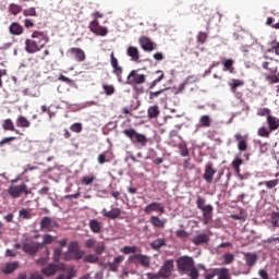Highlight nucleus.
<instances>
[{
  "mask_svg": "<svg viewBox=\"0 0 279 279\" xmlns=\"http://www.w3.org/2000/svg\"><path fill=\"white\" fill-rule=\"evenodd\" d=\"M49 41L50 37H48L46 32L35 31L31 34V38L24 41L25 50L27 53L34 54L41 51Z\"/></svg>",
  "mask_w": 279,
  "mask_h": 279,
  "instance_id": "obj_1",
  "label": "nucleus"
},
{
  "mask_svg": "<svg viewBox=\"0 0 279 279\" xmlns=\"http://www.w3.org/2000/svg\"><path fill=\"white\" fill-rule=\"evenodd\" d=\"M147 82V75L142 71V69L132 70L126 76V84L136 88L142 86Z\"/></svg>",
  "mask_w": 279,
  "mask_h": 279,
  "instance_id": "obj_2",
  "label": "nucleus"
},
{
  "mask_svg": "<svg viewBox=\"0 0 279 279\" xmlns=\"http://www.w3.org/2000/svg\"><path fill=\"white\" fill-rule=\"evenodd\" d=\"M124 136L130 138L133 144H140V146H146L147 145V136L145 134L136 133L134 129H128L123 131Z\"/></svg>",
  "mask_w": 279,
  "mask_h": 279,
  "instance_id": "obj_3",
  "label": "nucleus"
},
{
  "mask_svg": "<svg viewBox=\"0 0 279 279\" xmlns=\"http://www.w3.org/2000/svg\"><path fill=\"white\" fill-rule=\"evenodd\" d=\"M7 193H9V196L12 198H20L21 195H32V190L27 189L26 183H22L21 185H11L7 190Z\"/></svg>",
  "mask_w": 279,
  "mask_h": 279,
  "instance_id": "obj_4",
  "label": "nucleus"
},
{
  "mask_svg": "<svg viewBox=\"0 0 279 279\" xmlns=\"http://www.w3.org/2000/svg\"><path fill=\"white\" fill-rule=\"evenodd\" d=\"M109 63L112 68V75L116 76L118 83H123V68L120 65L117 57H114V52H111L109 56Z\"/></svg>",
  "mask_w": 279,
  "mask_h": 279,
  "instance_id": "obj_5",
  "label": "nucleus"
},
{
  "mask_svg": "<svg viewBox=\"0 0 279 279\" xmlns=\"http://www.w3.org/2000/svg\"><path fill=\"white\" fill-rule=\"evenodd\" d=\"M178 270L182 274H187L190 269H195V262L190 256H181L178 258Z\"/></svg>",
  "mask_w": 279,
  "mask_h": 279,
  "instance_id": "obj_6",
  "label": "nucleus"
},
{
  "mask_svg": "<svg viewBox=\"0 0 279 279\" xmlns=\"http://www.w3.org/2000/svg\"><path fill=\"white\" fill-rule=\"evenodd\" d=\"M57 228H59V223L53 218L43 217L41 221H39V230L45 233L53 232Z\"/></svg>",
  "mask_w": 279,
  "mask_h": 279,
  "instance_id": "obj_7",
  "label": "nucleus"
},
{
  "mask_svg": "<svg viewBox=\"0 0 279 279\" xmlns=\"http://www.w3.org/2000/svg\"><path fill=\"white\" fill-rule=\"evenodd\" d=\"M128 263L140 265L144 268H150V257L147 255L135 254L128 257Z\"/></svg>",
  "mask_w": 279,
  "mask_h": 279,
  "instance_id": "obj_8",
  "label": "nucleus"
},
{
  "mask_svg": "<svg viewBox=\"0 0 279 279\" xmlns=\"http://www.w3.org/2000/svg\"><path fill=\"white\" fill-rule=\"evenodd\" d=\"M44 247L43 244H39L38 242H31V243H26V242H22V252L26 253L29 256H35L39 250H41Z\"/></svg>",
  "mask_w": 279,
  "mask_h": 279,
  "instance_id": "obj_9",
  "label": "nucleus"
},
{
  "mask_svg": "<svg viewBox=\"0 0 279 279\" xmlns=\"http://www.w3.org/2000/svg\"><path fill=\"white\" fill-rule=\"evenodd\" d=\"M89 31L99 37H105L108 35V28H106L102 25H99V21L93 20V22L89 23Z\"/></svg>",
  "mask_w": 279,
  "mask_h": 279,
  "instance_id": "obj_10",
  "label": "nucleus"
},
{
  "mask_svg": "<svg viewBox=\"0 0 279 279\" xmlns=\"http://www.w3.org/2000/svg\"><path fill=\"white\" fill-rule=\"evenodd\" d=\"M173 268L174 262L172 259H167L166 262H163L158 274H160V277H162V279H168L169 277H171Z\"/></svg>",
  "mask_w": 279,
  "mask_h": 279,
  "instance_id": "obj_11",
  "label": "nucleus"
},
{
  "mask_svg": "<svg viewBox=\"0 0 279 279\" xmlns=\"http://www.w3.org/2000/svg\"><path fill=\"white\" fill-rule=\"evenodd\" d=\"M140 47L144 49L146 52H153L154 50L157 49V44L151 41L150 38L146 36H142L138 39Z\"/></svg>",
  "mask_w": 279,
  "mask_h": 279,
  "instance_id": "obj_12",
  "label": "nucleus"
},
{
  "mask_svg": "<svg viewBox=\"0 0 279 279\" xmlns=\"http://www.w3.org/2000/svg\"><path fill=\"white\" fill-rule=\"evenodd\" d=\"M217 173V169L214 168V163H206L205 173H203V180L206 181V184L214 183V177Z\"/></svg>",
  "mask_w": 279,
  "mask_h": 279,
  "instance_id": "obj_13",
  "label": "nucleus"
},
{
  "mask_svg": "<svg viewBox=\"0 0 279 279\" xmlns=\"http://www.w3.org/2000/svg\"><path fill=\"white\" fill-rule=\"evenodd\" d=\"M264 59H266V61L263 62V69L271 73H277L278 61L268 54H264Z\"/></svg>",
  "mask_w": 279,
  "mask_h": 279,
  "instance_id": "obj_14",
  "label": "nucleus"
},
{
  "mask_svg": "<svg viewBox=\"0 0 279 279\" xmlns=\"http://www.w3.org/2000/svg\"><path fill=\"white\" fill-rule=\"evenodd\" d=\"M233 138L235 140V142H238L239 151L247 150V141H250V138L246 134L242 135L241 133H235L233 135Z\"/></svg>",
  "mask_w": 279,
  "mask_h": 279,
  "instance_id": "obj_15",
  "label": "nucleus"
},
{
  "mask_svg": "<svg viewBox=\"0 0 279 279\" xmlns=\"http://www.w3.org/2000/svg\"><path fill=\"white\" fill-rule=\"evenodd\" d=\"M196 208L202 210L203 216H211V213L214 211V207L211 205H205V198L201 196L196 199Z\"/></svg>",
  "mask_w": 279,
  "mask_h": 279,
  "instance_id": "obj_16",
  "label": "nucleus"
},
{
  "mask_svg": "<svg viewBox=\"0 0 279 279\" xmlns=\"http://www.w3.org/2000/svg\"><path fill=\"white\" fill-rule=\"evenodd\" d=\"M68 248L69 251H66L65 253L75 254V260H81L82 256H84V252L81 251L76 241L70 243Z\"/></svg>",
  "mask_w": 279,
  "mask_h": 279,
  "instance_id": "obj_17",
  "label": "nucleus"
},
{
  "mask_svg": "<svg viewBox=\"0 0 279 279\" xmlns=\"http://www.w3.org/2000/svg\"><path fill=\"white\" fill-rule=\"evenodd\" d=\"M69 53L75 58V61L78 63H83L86 61V52L82 50L81 48H70Z\"/></svg>",
  "mask_w": 279,
  "mask_h": 279,
  "instance_id": "obj_18",
  "label": "nucleus"
},
{
  "mask_svg": "<svg viewBox=\"0 0 279 279\" xmlns=\"http://www.w3.org/2000/svg\"><path fill=\"white\" fill-rule=\"evenodd\" d=\"M154 211L165 214V206H162V204L160 203H150L147 206H145V209H144L145 214H150Z\"/></svg>",
  "mask_w": 279,
  "mask_h": 279,
  "instance_id": "obj_19",
  "label": "nucleus"
},
{
  "mask_svg": "<svg viewBox=\"0 0 279 279\" xmlns=\"http://www.w3.org/2000/svg\"><path fill=\"white\" fill-rule=\"evenodd\" d=\"M243 255H244L245 265L248 268H253L254 265H256V263L258 262V255L254 253H243Z\"/></svg>",
  "mask_w": 279,
  "mask_h": 279,
  "instance_id": "obj_20",
  "label": "nucleus"
},
{
  "mask_svg": "<svg viewBox=\"0 0 279 279\" xmlns=\"http://www.w3.org/2000/svg\"><path fill=\"white\" fill-rule=\"evenodd\" d=\"M244 86V81L232 78L229 83L230 92H232L235 97H239L238 88Z\"/></svg>",
  "mask_w": 279,
  "mask_h": 279,
  "instance_id": "obj_21",
  "label": "nucleus"
},
{
  "mask_svg": "<svg viewBox=\"0 0 279 279\" xmlns=\"http://www.w3.org/2000/svg\"><path fill=\"white\" fill-rule=\"evenodd\" d=\"M124 260H125V256H123V255L116 256L112 262L108 263L109 271L117 272L118 271V265H120Z\"/></svg>",
  "mask_w": 279,
  "mask_h": 279,
  "instance_id": "obj_22",
  "label": "nucleus"
},
{
  "mask_svg": "<svg viewBox=\"0 0 279 279\" xmlns=\"http://www.w3.org/2000/svg\"><path fill=\"white\" fill-rule=\"evenodd\" d=\"M126 56L132 58V61L134 62H138V60L141 59V52L138 51V48L134 46L128 47Z\"/></svg>",
  "mask_w": 279,
  "mask_h": 279,
  "instance_id": "obj_23",
  "label": "nucleus"
},
{
  "mask_svg": "<svg viewBox=\"0 0 279 279\" xmlns=\"http://www.w3.org/2000/svg\"><path fill=\"white\" fill-rule=\"evenodd\" d=\"M102 216L105 218L109 219H118L121 216V209L120 208H112L111 210L107 211L106 209H102Z\"/></svg>",
  "mask_w": 279,
  "mask_h": 279,
  "instance_id": "obj_24",
  "label": "nucleus"
},
{
  "mask_svg": "<svg viewBox=\"0 0 279 279\" xmlns=\"http://www.w3.org/2000/svg\"><path fill=\"white\" fill-rule=\"evenodd\" d=\"M149 221L151 227H154L155 229H165L167 222L166 219H161L157 216H151Z\"/></svg>",
  "mask_w": 279,
  "mask_h": 279,
  "instance_id": "obj_25",
  "label": "nucleus"
},
{
  "mask_svg": "<svg viewBox=\"0 0 279 279\" xmlns=\"http://www.w3.org/2000/svg\"><path fill=\"white\" fill-rule=\"evenodd\" d=\"M23 32V26L17 22H12L11 26H9V33H11L12 36H21Z\"/></svg>",
  "mask_w": 279,
  "mask_h": 279,
  "instance_id": "obj_26",
  "label": "nucleus"
},
{
  "mask_svg": "<svg viewBox=\"0 0 279 279\" xmlns=\"http://www.w3.org/2000/svg\"><path fill=\"white\" fill-rule=\"evenodd\" d=\"M196 82H198V77L197 76H195V75L187 76L186 80L184 81V83L179 85L178 93L182 94L187 85L195 84Z\"/></svg>",
  "mask_w": 279,
  "mask_h": 279,
  "instance_id": "obj_27",
  "label": "nucleus"
},
{
  "mask_svg": "<svg viewBox=\"0 0 279 279\" xmlns=\"http://www.w3.org/2000/svg\"><path fill=\"white\" fill-rule=\"evenodd\" d=\"M208 241H210V239L205 233H202V234H198V235H194V238L192 240L193 244L196 245V246H199V245H203V244H207Z\"/></svg>",
  "mask_w": 279,
  "mask_h": 279,
  "instance_id": "obj_28",
  "label": "nucleus"
},
{
  "mask_svg": "<svg viewBox=\"0 0 279 279\" xmlns=\"http://www.w3.org/2000/svg\"><path fill=\"white\" fill-rule=\"evenodd\" d=\"M17 268H20L19 262L7 263L5 267L2 268V272L5 275H11L12 272L16 271Z\"/></svg>",
  "mask_w": 279,
  "mask_h": 279,
  "instance_id": "obj_29",
  "label": "nucleus"
},
{
  "mask_svg": "<svg viewBox=\"0 0 279 279\" xmlns=\"http://www.w3.org/2000/svg\"><path fill=\"white\" fill-rule=\"evenodd\" d=\"M266 123L271 131H277L279 129V119L277 117L268 116V118H266Z\"/></svg>",
  "mask_w": 279,
  "mask_h": 279,
  "instance_id": "obj_30",
  "label": "nucleus"
},
{
  "mask_svg": "<svg viewBox=\"0 0 279 279\" xmlns=\"http://www.w3.org/2000/svg\"><path fill=\"white\" fill-rule=\"evenodd\" d=\"M244 161L241 159V156H235V158H233L231 167L233 169V171H235V173H238V175H241V166Z\"/></svg>",
  "mask_w": 279,
  "mask_h": 279,
  "instance_id": "obj_31",
  "label": "nucleus"
},
{
  "mask_svg": "<svg viewBox=\"0 0 279 279\" xmlns=\"http://www.w3.org/2000/svg\"><path fill=\"white\" fill-rule=\"evenodd\" d=\"M41 274L47 277L54 276L57 274V265L50 264L41 269Z\"/></svg>",
  "mask_w": 279,
  "mask_h": 279,
  "instance_id": "obj_32",
  "label": "nucleus"
},
{
  "mask_svg": "<svg viewBox=\"0 0 279 279\" xmlns=\"http://www.w3.org/2000/svg\"><path fill=\"white\" fill-rule=\"evenodd\" d=\"M160 116V109L158 106H150L147 109V118L148 119H157Z\"/></svg>",
  "mask_w": 279,
  "mask_h": 279,
  "instance_id": "obj_33",
  "label": "nucleus"
},
{
  "mask_svg": "<svg viewBox=\"0 0 279 279\" xmlns=\"http://www.w3.org/2000/svg\"><path fill=\"white\" fill-rule=\"evenodd\" d=\"M15 125L21 129H27L32 123L26 119V117L19 116L17 120H15Z\"/></svg>",
  "mask_w": 279,
  "mask_h": 279,
  "instance_id": "obj_34",
  "label": "nucleus"
},
{
  "mask_svg": "<svg viewBox=\"0 0 279 279\" xmlns=\"http://www.w3.org/2000/svg\"><path fill=\"white\" fill-rule=\"evenodd\" d=\"M2 129L3 131H11V132H14L15 134H20V131L14 128V123L12 122L11 119H5L3 121Z\"/></svg>",
  "mask_w": 279,
  "mask_h": 279,
  "instance_id": "obj_35",
  "label": "nucleus"
},
{
  "mask_svg": "<svg viewBox=\"0 0 279 279\" xmlns=\"http://www.w3.org/2000/svg\"><path fill=\"white\" fill-rule=\"evenodd\" d=\"M279 184V179H275V180H269V181H262L259 183H257V186H266V189L268 190H272L275 187H277Z\"/></svg>",
  "mask_w": 279,
  "mask_h": 279,
  "instance_id": "obj_36",
  "label": "nucleus"
},
{
  "mask_svg": "<svg viewBox=\"0 0 279 279\" xmlns=\"http://www.w3.org/2000/svg\"><path fill=\"white\" fill-rule=\"evenodd\" d=\"M199 128L208 129L211 125V118L210 116H202L198 120Z\"/></svg>",
  "mask_w": 279,
  "mask_h": 279,
  "instance_id": "obj_37",
  "label": "nucleus"
},
{
  "mask_svg": "<svg viewBox=\"0 0 279 279\" xmlns=\"http://www.w3.org/2000/svg\"><path fill=\"white\" fill-rule=\"evenodd\" d=\"M155 73L160 74V76L151 81L150 84H148V90H153L154 88H156L157 84H159L161 81L165 80V73L162 71L159 70V71H156Z\"/></svg>",
  "mask_w": 279,
  "mask_h": 279,
  "instance_id": "obj_38",
  "label": "nucleus"
},
{
  "mask_svg": "<svg viewBox=\"0 0 279 279\" xmlns=\"http://www.w3.org/2000/svg\"><path fill=\"white\" fill-rule=\"evenodd\" d=\"M166 246V240L165 239H155V241H151L150 248L154 251H159V248Z\"/></svg>",
  "mask_w": 279,
  "mask_h": 279,
  "instance_id": "obj_39",
  "label": "nucleus"
},
{
  "mask_svg": "<svg viewBox=\"0 0 279 279\" xmlns=\"http://www.w3.org/2000/svg\"><path fill=\"white\" fill-rule=\"evenodd\" d=\"M221 64H223V71H229V73H234V60L226 59Z\"/></svg>",
  "mask_w": 279,
  "mask_h": 279,
  "instance_id": "obj_40",
  "label": "nucleus"
},
{
  "mask_svg": "<svg viewBox=\"0 0 279 279\" xmlns=\"http://www.w3.org/2000/svg\"><path fill=\"white\" fill-rule=\"evenodd\" d=\"M276 130H271V129H266L265 126H260L257 130V135H259L263 138H269V135Z\"/></svg>",
  "mask_w": 279,
  "mask_h": 279,
  "instance_id": "obj_41",
  "label": "nucleus"
},
{
  "mask_svg": "<svg viewBox=\"0 0 279 279\" xmlns=\"http://www.w3.org/2000/svg\"><path fill=\"white\" fill-rule=\"evenodd\" d=\"M89 228L93 233H100L101 232V222L97 220H90L89 221Z\"/></svg>",
  "mask_w": 279,
  "mask_h": 279,
  "instance_id": "obj_42",
  "label": "nucleus"
},
{
  "mask_svg": "<svg viewBox=\"0 0 279 279\" xmlns=\"http://www.w3.org/2000/svg\"><path fill=\"white\" fill-rule=\"evenodd\" d=\"M121 253H123L124 255H129V254H137L140 252V248L137 246H123V248L120 250Z\"/></svg>",
  "mask_w": 279,
  "mask_h": 279,
  "instance_id": "obj_43",
  "label": "nucleus"
},
{
  "mask_svg": "<svg viewBox=\"0 0 279 279\" xmlns=\"http://www.w3.org/2000/svg\"><path fill=\"white\" fill-rule=\"evenodd\" d=\"M269 53H275L276 56L279 57V43L278 41H272L271 48L266 50V52H264V56L269 57Z\"/></svg>",
  "mask_w": 279,
  "mask_h": 279,
  "instance_id": "obj_44",
  "label": "nucleus"
},
{
  "mask_svg": "<svg viewBox=\"0 0 279 279\" xmlns=\"http://www.w3.org/2000/svg\"><path fill=\"white\" fill-rule=\"evenodd\" d=\"M276 210L277 211H272L271 213V225H272V228H279V208L278 206H276Z\"/></svg>",
  "mask_w": 279,
  "mask_h": 279,
  "instance_id": "obj_45",
  "label": "nucleus"
},
{
  "mask_svg": "<svg viewBox=\"0 0 279 279\" xmlns=\"http://www.w3.org/2000/svg\"><path fill=\"white\" fill-rule=\"evenodd\" d=\"M102 90H105L106 96H113L117 92L113 85L110 84H102Z\"/></svg>",
  "mask_w": 279,
  "mask_h": 279,
  "instance_id": "obj_46",
  "label": "nucleus"
},
{
  "mask_svg": "<svg viewBox=\"0 0 279 279\" xmlns=\"http://www.w3.org/2000/svg\"><path fill=\"white\" fill-rule=\"evenodd\" d=\"M94 179H95V178H94L93 174L82 177V179H81V184H82V185H85V186L90 185V184L94 183Z\"/></svg>",
  "mask_w": 279,
  "mask_h": 279,
  "instance_id": "obj_47",
  "label": "nucleus"
},
{
  "mask_svg": "<svg viewBox=\"0 0 279 279\" xmlns=\"http://www.w3.org/2000/svg\"><path fill=\"white\" fill-rule=\"evenodd\" d=\"M54 241H56V238H53V235L45 234L43 235V243H39V244H43V246L51 245V243H53Z\"/></svg>",
  "mask_w": 279,
  "mask_h": 279,
  "instance_id": "obj_48",
  "label": "nucleus"
},
{
  "mask_svg": "<svg viewBox=\"0 0 279 279\" xmlns=\"http://www.w3.org/2000/svg\"><path fill=\"white\" fill-rule=\"evenodd\" d=\"M266 81L269 84H278V82H279V73L272 72V75L266 76Z\"/></svg>",
  "mask_w": 279,
  "mask_h": 279,
  "instance_id": "obj_49",
  "label": "nucleus"
},
{
  "mask_svg": "<svg viewBox=\"0 0 279 279\" xmlns=\"http://www.w3.org/2000/svg\"><path fill=\"white\" fill-rule=\"evenodd\" d=\"M21 11H22V8L20 4L11 3L9 5V12H11V14L13 15L20 14Z\"/></svg>",
  "mask_w": 279,
  "mask_h": 279,
  "instance_id": "obj_50",
  "label": "nucleus"
},
{
  "mask_svg": "<svg viewBox=\"0 0 279 279\" xmlns=\"http://www.w3.org/2000/svg\"><path fill=\"white\" fill-rule=\"evenodd\" d=\"M257 116L259 117H266L269 118V117H274L271 114V110H269L268 108H260V109H257Z\"/></svg>",
  "mask_w": 279,
  "mask_h": 279,
  "instance_id": "obj_51",
  "label": "nucleus"
},
{
  "mask_svg": "<svg viewBox=\"0 0 279 279\" xmlns=\"http://www.w3.org/2000/svg\"><path fill=\"white\" fill-rule=\"evenodd\" d=\"M22 15H24V16H38V14L36 13V9L35 8H28V9H26V10H24V11H22Z\"/></svg>",
  "mask_w": 279,
  "mask_h": 279,
  "instance_id": "obj_52",
  "label": "nucleus"
},
{
  "mask_svg": "<svg viewBox=\"0 0 279 279\" xmlns=\"http://www.w3.org/2000/svg\"><path fill=\"white\" fill-rule=\"evenodd\" d=\"M97 262H99V257L96 255L90 254L84 256V263L96 264Z\"/></svg>",
  "mask_w": 279,
  "mask_h": 279,
  "instance_id": "obj_53",
  "label": "nucleus"
},
{
  "mask_svg": "<svg viewBox=\"0 0 279 279\" xmlns=\"http://www.w3.org/2000/svg\"><path fill=\"white\" fill-rule=\"evenodd\" d=\"M207 38H208V36H207L206 33L199 32V33H198V36H196V41H197L199 45H203V44H205V43L207 41Z\"/></svg>",
  "mask_w": 279,
  "mask_h": 279,
  "instance_id": "obj_54",
  "label": "nucleus"
},
{
  "mask_svg": "<svg viewBox=\"0 0 279 279\" xmlns=\"http://www.w3.org/2000/svg\"><path fill=\"white\" fill-rule=\"evenodd\" d=\"M183 274H186L187 276H190V279H198V277H199L198 269H196V268H192V269L187 270V272H183Z\"/></svg>",
  "mask_w": 279,
  "mask_h": 279,
  "instance_id": "obj_55",
  "label": "nucleus"
},
{
  "mask_svg": "<svg viewBox=\"0 0 279 279\" xmlns=\"http://www.w3.org/2000/svg\"><path fill=\"white\" fill-rule=\"evenodd\" d=\"M215 276H220V268L211 269L208 274H206L205 279H214Z\"/></svg>",
  "mask_w": 279,
  "mask_h": 279,
  "instance_id": "obj_56",
  "label": "nucleus"
},
{
  "mask_svg": "<svg viewBox=\"0 0 279 279\" xmlns=\"http://www.w3.org/2000/svg\"><path fill=\"white\" fill-rule=\"evenodd\" d=\"M62 248H60V247H57V248H54V251H53V262L54 263H59V260H60V258H62Z\"/></svg>",
  "mask_w": 279,
  "mask_h": 279,
  "instance_id": "obj_57",
  "label": "nucleus"
},
{
  "mask_svg": "<svg viewBox=\"0 0 279 279\" xmlns=\"http://www.w3.org/2000/svg\"><path fill=\"white\" fill-rule=\"evenodd\" d=\"M234 263V255L232 253H227L223 255V264L225 265H230Z\"/></svg>",
  "mask_w": 279,
  "mask_h": 279,
  "instance_id": "obj_58",
  "label": "nucleus"
},
{
  "mask_svg": "<svg viewBox=\"0 0 279 279\" xmlns=\"http://www.w3.org/2000/svg\"><path fill=\"white\" fill-rule=\"evenodd\" d=\"M218 279H230V270L228 268H220Z\"/></svg>",
  "mask_w": 279,
  "mask_h": 279,
  "instance_id": "obj_59",
  "label": "nucleus"
},
{
  "mask_svg": "<svg viewBox=\"0 0 279 279\" xmlns=\"http://www.w3.org/2000/svg\"><path fill=\"white\" fill-rule=\"evenodd\" d=\"M178 148H179V153L181 154V156L187 157L190 155V151L187 150V147L185 144H179Z\"/></svg>",
  "mask_w": 279,
  "mask_h": 279,
  "instance_id": "obj_60",
  "label": "nucleus"
},
{
  "mask_svg": "<svg viewBox=\"0 0 279 279\" xmlns=\"http://www.w3.org/2000/svg\"><path fill=\"white\" fill-rule=\"evenodd\" d=\"M19 217L22 219H32V214L27 209L23 208L19 210Z\"/></svg>",
  "mask_w": 279,
  "mask_h": 279,
  "instance_id": "obj_61",
  "label": "nucleus"
},
{
  "mask_svg": "<svg viewBox=\"0 0 279 279\" xmlns=\"http://www.w3.org/2000/svg\"><path fill=\"white\" fill-rule=\"evenodd\" d=\"M70 131H72L73 133H81L82 132V123H73L72 125H70Z\"/></svg>",
  "mask_w": 279,
  "mask_h": 279,
  "instance_id": "obj_62",
  "label": "nucleus"
},
{
  "mask_svg": "<svg viewBox=\"0 0 279 279\" xmlns=\"http://www.w3.org/2000/svg\"><path fill=\"white\" fill-rule=\"evenodd\" d=\"M105 244L104 243H99L96 245V247H94V253H96L97 255H101L105 253Z\"/></svg>",
  "mask_w": 279,
  "mask_h": 279,
  "instance_id": "obj_63",
  "label": "nucleus"
},
{
  "mask_svg": "<svg viewBox=\"0 0 279 279\" xmlns=\"http://www.w3.org/2000/svg\"><path fill=\"white\" fill-rule=\"evenodd\" d=\"M61 259H63L65 262L75 260V254L65 252V253H63Z\"/></svg>",
  "mask_w": 279,
  "mask_h": 279,
  "instance_id": "obj_64",
  "label": "nucleus"
}]
</instances>
